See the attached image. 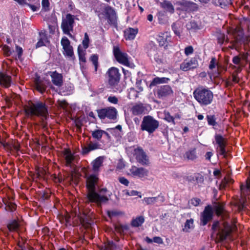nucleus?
<instances>
[{
	"label": "nucleus",
	"mask_w": 250,
	"mask_h": 250,
	"mask_svg": "<svg viewBox=\"0 0 250 250\" xmlns=\"http://www.w3.org/2000/svg\"><path fill=\"white\" fill-rule=\"evenodd\" d=\"M107 101L113 104H118L119 100L116 96H109L107 98Z\"/></svg>",
	"instance_id": "55"
},
{
	"label": "nucleus",
	"mask_w": 250,
	"mask_h": 250,
	"mask_svg": "<svg viewBox=\"0 0 250 250\" xmlns=\"http://www.w3.org/2000/svg\"><path fill=\"white\" fill-rule=\"evenodd\" d=\"M62 153L65 160V165L68 167H71L73 163L76 159V156L72 153L69 148H64Z\"/></svg>",
	"instance_id": "15"
},
{
	"label": "nucleus",
	"mask_w": 250,
	"mask_h": 250,
	"mask_svg": "<svg viewBox=\"0 0 250 250\" xmlns=\"http://www.w3.org/2000/svg\"><path fill=\"white\" fill-rule=\"evenodd\" d=\"M34 83L35 87L38 91L42 94L45 91L47 86L44 81L42 80L39 76L35 78Z\"/></svg>",
	"instance_id": "23"
},
{
	"label": "nucleus",
	"mask_w": 250,
	"mask_h": 250,
	"mask_svg": "<svg viewBox=\"0 0 250 250\" xmlns=\"http://www.w3.org/2000/svg\"><path fill=\"white\" fill-rule=\"evenodd\" d=\"M90 60L94 65L95 71L96 72L98 66V56L97 55L93 54L90 58Z\"/></svg>",
	"instance_id": "44"
},
{
	"label": "nucleus",
	"mask_w": 250,
	"mask_h": 250,
	"mask_svg": "<svg viewBox=\"0 0 250 250\" xmlns=\"http://www.w3.org/2000/svg\"><path fill=\"white\" fill-rule=\"evenodd\" d=\"M89 43V38L88 35L87 33H85L84 38L82 42L83 46L85 49H87L88 47Z\"/></svg>",
	"instance_id": "46"
},
{
	"label": "nucleus",
	"mask_w": 250,
	"mask_h": 250,
	"mask_svg": "<svg viewBox=\"0 0 250 250\" xmlns=\"http://www.w3.org/2000/svg\"><path fill=\"white\" fill-rule=\"evenodd\" d=\"M51 78V81L53 84L61 87L63 84V76L62 74L58 73L56 71L48 72Z\"/></svg>",
	"instance_id": "20"
},
{
	"label": "nucleus",
	"mask_w": 250,
	"mask_h": 250,
	"mask_svg": "<svg viewBox=\"0 0 250 250\" xmlns=\"http://www.w3.org/2000/svg\"><path fill=\"white\" fill-rule=\"evenodd\" d=\"M20 225L18 220H12L10 221L7 225L8 230L11 232L17 231L20 228Z\"/></svg>",
	"instance_id": "30"
},
{
	"label": "nucleus",
	"mask_w": 250,
	"mask_h": 250,
	"mask_svg": "<svg viewBox=\"0 0 250 250\" xmlns=\"http://www.w3.org/2000/svg\"><path fill=\"white\" fill-rule=\"evenodd\" d=\"M74 17V16L70 14H67L65 18L62 20L61 23V28L63 33L70 38H72L70 32L73 30Z\"/></svg>",
	"instance_id": "6"
},
{
	"label": "nucleus",
	"mask_w": 250,
	"mask_h": 250,
	"mask_svg": "<svg viewBox=\"0 0 250 250\" xmlns=\"http://www.w3.org/2000/svg\"><path fill=\"white\" fill-rule=\"evenodd\" d=\"M61 45L64 50L63 54L68 58L74 60L75 56L73 52V47L70 45V42L66 37H63L61 40Z\"/></svg>",
	"instance_id": "11"
},
{
	"label": "nucleus",
	"mask_w": 250,
	"mask_h": 250,
	"mask_svg": "<svg viewBox=\"0 0 250 250\" xmlns=\"http://www.w3.org/2000/svg\"><path fill=\"white\" fill-rule=\"evenodd\" d=\"M217 67V72L215 73L216 77H217L221 75V74L223 72V71L224 72H226L227 70V66L223 65L219 63H218Z\"/></svg>",
	"instance_id": "45"
},
{
	"label": "nucleus",
	"mask_w": 250,
	"mask_h": 250,
	"mask_svg": "<svg viewBox=\"0 0 250 250\" xmlns=\"http://www.w3.org/2000/svg\"><path fill=\"white\" fill-rule=\"evenodd\" d=\"M238 56L240 57L241 61L245 65L248 62V57L249 56L248 52H241Z\"/></svg>",
	"instance_id": "43"
},
{
	"label": "nucleus",
	"mask_w": 250,
	"mask_h": 250,
	"mask_svg": "<svg viewBox=\"0 0 250 250\" xmlns=\"http://www.w3.org/2000/svg\"><path fill=\"white\" fill-rule=\"evenodd\" d=\"M212 229L214 231L218 230L216 240L218 242H221L226 240L236 229V226L234 223L229 224L227 222L220 225L219 222L216 221L212 224Z\"/></svg>",
	"instance_id": "2"
},
{
	"label": "nucleus",
	"mask_w": 250,
	"mask_h": 250,
	"mask_svg": "<svg viewBox=\"0 0 250 250\" xmlns=\"http://www.w3.org/2000/svg\"><path fill=\"white\" fill-rule=\"evenodd\" d=\"M228 184L225 177L222 180L220 183L219 188L220 189H224L226 188L227 185Z\"/></svg>",
	"instance_id": "60"
},
{
	"label": "nucleus",
	"mask_w": 250,
	"mask_h": 250,
	"mask_svg": "<svg viewBox=\"0 0 250 250\" xmlns=\"http://www.w3.org/2000/svg\"><path fill=\"white\" fill-rule=\"evenodd\" d=\"M213 3L216 6H220L223 8L227 6L229 2V0H213Z\"/></svg>",
	"instance_id": "41"
},
{
	"label": "nucleus",
	"mask_w": 250,
	"mask_h": 250,
	"mask_svg": "<svg viewBox=\"0 0 250 250\" xmlns=\"http://www.w3.org/2000/svg\"><path fill=\"white\" fill-rule=\"evenodd\" d=\"M87 197L89 202L96 203L98 204L106 203L108 201V198L107 196L100 195L95 192V190H88Z\"/></svg>",
	"instance_id": "10"
},
{
	"label": "nucleus",
	"mask_w": 250,
	"mask_h": 250,
	"mask_svg": "<svg viewBox=\"0 0 250 250\" xmlns=\"http://www.w3.org/2000/svg\"><path fill=\"white\" fill-rule=\"evenodd\" d=\"M115 229L117 231L121 232V231L127 230L128 229V227L127 226H121L119 227V226L116 227Z\"/></svg>",
	"instance_id": "62"
},
{
	"label": "nucleus",
	"mask_w": 250,
	"mask_h": 250,
	"mask_svg": "<svg viewBox=\"0 0 250 250\" xmlns=\"http://www.w3.org/2000/svg\"><path fill=\"white\" fill-rule=\"evenodd\" d=\"M159 126V122L152 116L147 115L144 116L141 125L142 131H146L148 133H153Z\"/></svg>",
	"instance_id": "5"
},
{
	"label": "nucleus",
	"mask_w": 250,
	"mask_h": 250,
	"mask_svg": "<svg viewBox=\"0 0 250 250\" xmlns=\"http://www.w3.org/2000/svg\"><path fill=\"white\" fill-rule=\"evenodd\" d=\"M195 99L202 106L211 104L213 100V92L208 88L203 86L196 88L193 93Z\"/></svg>",
	"instance_id": "3"
},
{
	"label": "nucleus",
	"mask_w": 250,
	"mask_h": 250,
	"mask_svg": "<svg viewBox=\"0 0 250 250\" xmlns=\"http://www.w3.org/2000/svg\"><path fill=\"white\" fill-rule=\"evenodd\" d=\"M58 103L59 105L63 108H66V107L68 105V104H67V102L65 100L58 101Z\"/></svg>",
	"instance_id": "63"
},
{
	"label": "nucleus",
	"mask_w": 250,
	"mask_h": 250,
	"mask_svg": "<svg viewBox=\"0 0 250 250\" xmlns=\"http://www.w3.org/2000/svg\"><path fill=\"white\" fill-rule=\"evenodd\" d=\"M184 158L188 160H195L197 158L195 148L187 151L184 156Z\"/></svg>",
	"instance_id": "34"
},
{
	"label": "nucleus",
	"mask_w": 250,
	"mask_h": 250,
	"mask_svg": "<svg viewBox=\"0 0 250 250\" xmlns=\"http://www.w3.org/2000/svg\"><path fill=\"white\" fill-rule=\"evenodd\" d=\"M138 32L137 28H128L124 31V37L126 40H133Z\"/></svg>",
	"instance_id": "27"
},
{
	"label": "nucleus",
	"mask_w": 250,
	"mask_h": 250,
	"mask_svg": "<svg viewBox=\"0 0 250 250\" xmlns=\"http://www.w3.org/2000/svg\"><path fill=\"white\" fill-rule=\"evenodd\" d=\"M157 197H146L144 198L143 201L146 205H149L154 203L156 201Z\"/></svg>",
	"instance_id": "52"
},
{
	"label": "nucleus",
	"mask_w": 250,
	"mask_h": 250,
	"mask_svg": "<svg viewBox=\"0 0 250 250\" xmlns=\"http://www.w3.org/2000/svg\"><path fill=\"white\" fill-rule=\"evenodd\" d=\"M78 53L79 55V59L80 61V64L83 62V63L86 62V51L85 50H83L79 46L78 48Z\"/></svg>",
	"instance_id": "38"
},
{
	"label": "nucleus",
	"mask_w": 250,
	"mask_h": 250,
	"mask_svg": "<svg viewBox=\"0 0 250 250\" xmlns=\"http://www.w3.org/2000/svg\"><path fill=\"white\" fill-rule=\"evenodd\" d=\"M104 159V156H99L92 161L91 165L94 172H98L100 171V168L103 166Z\"/></svg>",
	"instance_id": "26"
},
{
	"label": "nucleus",
	"mask_w": 250,
	"mask_h": 250,
	"mask_svg": "<svg viewBox=\"0 0 250 250\" xmlns=\"http://www.w3.org/2000/svg\"><path fill=\"white\" fill-rule=\"evenodd\" d=\"M140 193L139 192L136 190H131L130 192L127 191L126 194L129 196H136L138 195L139 197L141 198L142 196L141 195H139Z\"/></svg>",
	"instance_id": "64"
},
{
	"label": "nucleus",
	"mask_w": 250,
	"mask_h": 250,
	"mask_svg": "<svg viewBox=\"0 0 250 250\" xmlns=\"http://www.w3.org/2000/svg\"><path fill=\"white\" fill-rule=\"evenodd\" d=\"M99 181L98 177L94 175H90L86 180V188L88 190H95V186Z\"/></svg>",
	"instance_id": "25"
},
{
	"label": "nucleus",
	"mask_w": 250,
	"mask_h": 250,
	"mask_svg": "<svg viewBox=\"0 0 250 250\" xmlns=\"http://www.w3.org/2000/svg\"><path fill=\"white\" fill-rule=\"evenodd\" d=\"M128 154L130 156H133L137 162L143 166H149L150 161L149 157L141 147H135L134 146L128 147L127 149Z\"/></svg>",
	"instance_id": "4"
},
{
	"label": "nucleus",
	"mask_w": 250,
	"mask_h": 250,
	"mask_svg": "<svg viewBox=\"0 0 250 250\" xmlns=\"http://www.w3.org/2000/svg\"><path fill=\"white\" fill-rule=\"evenodd\" d=\"M4 204H5V209L7 211H13L17 208V205L15 203L6 201Z\"/></svg>",
	"instance_id": "42"
},
{
	"label": "nucleus",
	"mask_w": 250,
	"mask_h": 250,
	"mask_svg": "<svg viewBox=\"0 0 250 250\" xmlns=\"http://www.w3.org/2000/svg\"><path fill=\"white\" fill-rule=\"evenodd\" d=\"M190 203L192 205L196 207L198 206L201 203V200L198 198H193L191 199Z\"/></svg>",
	"instance_id": "58"
},
{
	"label": "nucleus",
	"mask_w": 250,
	"mask_h": 250,
	"mask_svg": "<svg viewBox=\"0 0 250 250\" xmlns=\"http://www.w3.org/2000/svg\"><path fill=\"white\" fill-rule=\"evenodd\" d=\"M164 119L168 122H172L174 125L175 124L174 117L171 116L168 112H165Z\"/></svg>",
	"instance_id": "49"
},
{
	"label": "nucleus",
	"mask_w": 250,
	"mask_h": 250,
	"mask_svg": "<svg viewBox=\"0 0 250 250\" xmlns=\"http://www.w3.org/2000/svg\"><path fill=\"white\" fill-rule=\"evenodd\" d=\"M170 79L168 78L165 77H155L154 78L152 81L151 82L150 84V86H155L157 84H162V83H167L169 81Z\"/></svg>",
	"instance_id": "32"
},
{
	"label": "nucleus",
	"mask_w": 250,
	"mask_h": 250,
	"mask_svg": "<svg viewBox=\"0 0 250 250\" xmlns=\"http://www.w3.org/2000/svg\"><path fill=\"white\" fill-rule=\"evenodd\" d=\"M129 172L133 176L138 177L140 178L147 177L148 174L147 169L142 167H138L134 166H132L129 169Z\"/></svg>",
	"instance_id": "16"
},
{
	"label": "nucleus",
	"mask_w": 250,
	"mask_h": 250,
	"mask_svg": "<svg viewBox=\"0 0 250 250\" xmlns=\"http://www.w3.org/2000/svg\"><path fill=\"white\" fill-rule=\"evenodd\" d=\"M148 55L151 58H153L158 64L162 63L163 62L162 53L159 51L155 46L150 47L148 50Z\"/></svg>",
	"instance_id": "13"
},
{
	"label": "nucleus",
	"mask_w": 250,
	"mask_h": 250,
	"mask_svg": "<svg viewBox=\"0 0 250 250\" xmlns=\"http://www.w3.org/2000/svg\"><path fill=\"white\" fill-rule=\"evenodd\" d=\"M145 219L143 216H140L135 218L132 219L131 225L133 227H138L141 226L144 222Z\"/></svg>",
	"instance_id": "33"
},
{
	"label": "nucleus",
	"mask_w": 250,
	"mask_h": 250,
	"mask_svg": "<svg viewBox=\"0 0 250 250\" xmlns=\"http://www.w3.org/2000/svg\"><path fill=\"white\" fill-rule=\"evenodd\" d=\"M114 244L112 242H108L105 244L104 250H113Z\"/></svg>",
	"instance_id": "59"
},
{
	"label": "nucleus",
	"mask_w": 250,
	"mask_h": 250,
	"mask_svg": "<svg viewBox=\"0 0 250 250\" xmlns=\"http://www.w3.org/2000/svg\"><path fill=\"white\" fill-rule=\"evenodd\" d=\"M145 110L146 107L142 104H136L133 105L131 109L132 113L134 115H141L145 112Z\"/></svg>",
	"instance_id": "28"
},
{
	"label": "nucleus",
	"mask_w": 250,
	"mask_h": 250,
	"mask_svg": "<svg viewBox=\"0 0 250 250\" xmlns=\"http://www.w3.org/2000/svg\"><path fill=\"white\" fill-rule=\"evenodd\" d=\"M218 64V62H217L216 58L215 57H213L211 58L208 67L209 69L212 70L216 66L217 67Z\"/></svg>",
	"instance_id": "51"
},
{
	"label": "nucleus",
	"mask_w": 250,
	"mask_h": 250,
	"mask_svg": "<svg viewBox=\"0 0 250 250\" xmlns=\"http://www.w3.org/2000/svg\"><path fill=\"white\" fill-rule=\"evenodd\" d=\"M227 32L228 34H232L234 38V40L230 42L231 45L229 47L231 49H234L235 48L236 44L241 41L243 38V33L237 30V29H228Z\"/></svg>",
	"instance_id": "14"
},
{
	"label": "nucleus",
	"mask_w": 250,
	"mask_h": 250,
	"mask_svg": "<svg viewBox=\"0 0 250 250\" xmlns=\"http://www.w3.org/2000/svg\"><path fill=\"white\" fill-rule=\"evenodd\" d=\"M217 42L220 45L223 44L224 42L228 43L229 42V39L226 37L224 33H219L217 35Z\"/></svg>",
	"instance_id": "37"
},
{
	"label": "nucleus",
	"mask_w": 250,
	"mask_h": 250,
	"mask_svg": "<svg viewBox=\"0 0 250 250\" xmlns=\"http://www.w3.org/2000/svg\"><path fill=\"white\" fill-rule=\"evenodd\" d=\"M161 7L165 11L173 14L174 12V8L172 4L169 1L165 0L160 3Z\"/></svg>",
	"instance_id": "29"
},
{
	"label": "nucleus",
	"mask_w": 250,
	"mask_h": 250,
	"mask_svg": "<svg viewBox=\"0 0 250 250\" xmlns=\"http://www.w3.org/2000/svg\"><path fill=\"white\" fill-rule=\"evenodd\" d=\"M198 66V62L194 59L192 58L189 60L184 61L180 65V68L183 71H186L190 69L197 67Z\"/></svg>",
	"instance_id": "21"
},
{
	"label": "nucleus",
	"mask_w": 250,
	"mask_h": 250,
	"mask_svg": "<svg viewBox=\"0 0 250 250\" xmlns=\"http://www.w3.org/2000/svg\"><path fill=\"white\" fill-rule=\"evenodd\" d=\"M12 78L10 75L0 71V85L5 88H8L11 85Z\"/></svg>",
	"instance_id": "24"
},
{
	"label": "nucleus",
	"mask_w": 250,
	"mask_h": 250,
	"mask_svg": "<svg viewBox=\"0 0 250 250\" xmlns=\"http://www.w3.org/2000/svg\"><path fill=\"white\" fill-rule=\"evenodd\" d=\"M113 53L116 60L119 63L127 66H129L128 55L126 53L123 52L118 45L113 46Z\"/></svg>",
	"instance_id": "7"
},
{
	"label": "nucleus",
	"mask_w": 250,
	"mask_h": 250,
	"mask_svg": "<svg viewBox=\"0 0 250 250\" xmlns=\"http://www.w3.org/2000/svg\"><path fill=\"white\" fill-rule=\"evenodd\" d=\"M27 115L31 116L41 117L46 119L48 116V106L44 102L29 101L25 107Z\"/></svg>",
	"instance_id": "1"
},
{
	"label": "nucleus",
	"mask_w": 250,
	"mask_h": 250,
	"mask_svg": "<svg viewBox=\"0 0 250 250\" xmlns=\"http://www.w3.org/2000/svg\"><path fill=\"white\" fill-rule=\"evenodd\" d=\"M92 137L97 141H100L104 135V130L96 129L91 132Z\"/></svg>",
	"instance_id": "36"
},
{
	"label": "nucleus",
	"mask_w": 250,
	"mask_h": 250,
	"mask_svg": "<svg viewBox=\"0 0 250 250\" xmlns=\"http://www.w3.org/2000/svg\"><path fill=\"white\" fill-rule=\"evenodd\" d=\"M98 115L101 119L105 118L111 120H115L117 118V110L113 107H108L97 110Z\"/></svg>",
	"instance_id": "8"
},
{
	"label": "nucleus",
	"mask_w": 250,
	"mask_h": 250,
	"mask_svg": "<svg viewBox=\"0 0 250 250\" xmlns=\"http://www.w3.org/2000/svg\"><path fill=\"white\" fill-rule=\"evenodd\" d=\"M100 146L99 143L90 141L87 146H82V154L87 155L90 151L100 148Z\"/></svg>",
	"instance_id": "22"
},
{
	"label": "nucleus",
	"mask_w": 250,
	"mask_h": 250,
	"mask_svg": "<svg viewBox=\"0 0 250 250\" xmlns=\"http://www.w3.org/2000/svg\"><path fill=\"white\" fill-rule=\"evenodd\" d=\"M193 228V220L192 219H188L185 223L183 229L184 231L188 232L190 229Z\"/></svg>",
	"instance_id": "39"
},
{
	"label": "nucleus",
	"mask_w": 250,
	"mask_h": 250,
	"mask_svg": "<svg viewBox=\"0 0 250 250\" xmlns=\"http://www.w3.org/2000/svg\"><path fill=\"white\" fill-rule=\"evenodd\" d=\"M167 38L165 37L164 36H159L157 39L159 45L161 46H167Z\"/></svg>",
	"instance_id": "50"
},
{
	"label": "nucleus",
	"mask_w": 250,
	"mask_h": 250,
	"mask_svg": "<svg viewBox=\"0 0 250 250\" xmlns=\"http://www.w3.org/2000/svg\"><path fill=\"white\" fill-rule=\"evenodd\" d=\"M236 206L237 207V210L239 212H241L243 211L246 208V205L244 202H242L241 201H240L239 203L237 204Z\"/></svg>",
	"instance_id": "54"
},
{
	"label": "nucleus",
	"mask_w": 250,
	"mask_h": 250,
	"mask_svg": "<svg viewBox=\"0 0 250 250\" xmlns=\"http://www.w3.org/2000/svg\"><path fill=\"white\" fill-rule=\"evenodd\" d=\"M108 83L111 86H116L120 80V74L119 69L115 67H111L107 72Z\"/></svg>",
	"instance_id": "9"
},
{
	"label": "nucleus",
	"mask_w": 250,
	"mask_h": 250,
	"mask_svg": "<svg viewBox=\"0 0 250 250\" xmlns=\"http://www.w3.org/2000/svg\"><path fill=\"white\" fill-rule=\"evenodd\" d=\"M232 61L234 64L236 65H238V66H236L235 65H232V68L236 69V70H238V71L241 72L242 67L245 66V64H244L243 62L241 61L240 57L238 55L235 56L232 58Z\"/></svg>",
	"instance_id": "31"
},
{
	"label": "nucleus",
	"mask_w": 250,
	"mask_h": 250,
	"mask_svg": "<svg viewBox=\"0 0 250 250\" xmlns=\"http://www.w3.org/2000/svg\"><path fill=\"white\" fill-rule=\"evenodd\" d=\"M187 28L188 30H197L200 28L199 25L196 22L194 21H191L187 24Z\"/></svg>",
	"instance_id": "40"
},
{
	"label": "nucleus",
	"mask_w": 250,
	"mask_h": 250,
	"mask_svg": "<svg viewBox=\"0 0 250 250\" xmlns=\"http://www.w3.org/2000/svg\"><path fill=\"white\" fill-rule=\"evenodd\" d=\"M214 209L217 216H220L225 210V204L223 203H217L214 207Z\"/></svg>",
	"instance_id": "35"
},
{
	"label": "nucleus",
	"mask_w": 250,
	"mask_h": 250,
	"mask_svg": "<svg viewBox=\"0 0 250 250\" xmlns=\"http://www.w3.org/2000/svg\"><path fill=\"white\" fill-rule=\"evenodd\" d=\"M173 93V90L168 85L161 86L157 90V95L159 98H163L172 95Z\"/></svg>",
	"instance_id": "18"
},
{
	"label": "nucleus",
	"mask_w": 250,
	"mask_h": 250,
	"mask_svg": "<svg viewBox=\"0 0 250 250\" xmlns=\"http://www.w3.org/2000/svg\"><path fill=\"white\" fill-rule=\"evenodd\" d=\"M42 8L44 9V10H49L50 3L48 0H42Z\"/></svg>",
	"instance_id": "56"
},
{
	"label": "nucleus",
	"mask_w": 250,
	"mask_h": 250,
	"mask_svg": "<svg viewBox=\"0 0 250 250\" xmlns=\"http://www.w3.org/2000/svg\"><path fill=\"white\" fill-rule=\"evenodd\" d=\"M105 16L108 21V22L114 24L116 21L117 16L115 10L111 6L106 5L104 9Z\"/></svg>",
	"instance_id": "17"
},
{
	"label": "nucleus",
	"mask_w": 250,
	"mask_h": 250,
	"mask_svg": "<svg viewBox=\"0 0 250 250\" xmlns=\"http://www.w3.org/2000/svg\"><path fill=\"white\" fill-rule=\"evenodd\" d=\"M240 72L238 70L234 71L232 74L231 81L233 83H237L239 82V78L238 76V74Z\"/></svg>",
	"instance_id": "48"
},
{
	"label": "nucleus",
	"mask_w": 250,
	"mask_h": 250,
	"mask_svg": "<svg viewBox=\"0 0 250 250\" xmlns=\"http://www.w3.org/2000/svg\"><path fill=\"white\" fill-rule=\"evenodd\" d=\"M213 211L211 206L205 207V209L201 215V223L203 226L206 225L208 223L211 221L213 218Z\"/></svg>",
	"instance_id": "12"
},
{
	"label": "nucleus",
	"mask_w": 250,
	"mask_h": 250,
	"mask_svg": "<svg viewBox=\"0 0 250 250\" xmlns=\"http://www.w3.org/2000/svg\"><path fill=\"white\" fill-rule=\"evenodd\" d=\"M215 139L219 147L220 154L225 157L226 154L227 139L221 135H215Z\"/></svg>",
	"instance_id": "19"
},
{
	"label": "nucleus",
	"mask_w": 250,
	"mask_h": 250,
	"mask_svg": "<svg viewBox=\"0 0 250 250\" xmlns=\"http://www.w3.org/2000/svg\"><path fill=\"white\" fill-rule=\"evenodd\" d=\"M119 181L121 184H122L126 186H127L129 184L128 180L126 178H125L124 177H120L119 178Z\"/></svg>",
	"instance_id": "61"
},
{
	"label": "nucleus",
	"mask_w": 250,
	"mask_h": 250,
	"mask_svg": "<svg viewBox=\"0 0 250 250\" xmlns=\"http://www.w3.org/2000/svg\"><path fill=\"white\" fill-rule=\"evenodd\" d=\"M2 50L4 55L7 56H9L12 54V52L10 47L6 45H5L3 46Z\"/></svg>",
	"instance_id": "53"
},
{
	"label": "nucleus",
	"mask_w": 250,
	"mask_h": 250,
	"mask_svg": "<svg viewBox=\"0 0 250 250\" xmlns=\"http://www.w3.org/2000/svg\"><path fill=\"white\" fill-rule=\"evenodd\" d=\"M207 119L208 123L209 125L212 126L216 125L217 123L216 122V118L214 115H208L207 116Z\"/></svg>",
	"instance_id": "47"
},
{
	"label": "nucleus",
	"mask_w": 250,
	"mask_h": 250,
	"mask_svg": "<svg viewBox=\"0 0 250 250\" xmlns=\"http://www.w3.org/2000/svg\"><path fill=\"white\" fill-rule=\"evenodd\" d=\"M193 48L192 46H188L185 49V53L187 56H188L193 53Z\"/></svg>",
	"instance_id": "57"
}]
</instances>
